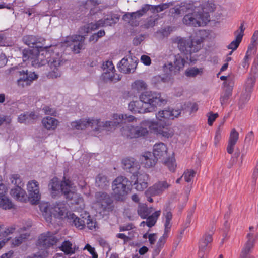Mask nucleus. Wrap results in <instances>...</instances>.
Wrapping results in <instances>:
<instances>
[{
    "label": "nucleus",
    "mask_w": 258,
    "mask_h": 258,
    "mask_svg": "<svg viewBox=\"0 0 258 258\" xmlns=\"http://www.w3.org/2000/svg\"><path fill=\"white\" fill-rule=\"evenodd\" d=\"M23 59L24 61H29L32 66L40 67L48 63L50 71L47 77L51 79L60 77L61 71L59 68L61 62V52L58 51V46L49 48L35 46L29 50H24Z\"/></svg>",
    "instance_id": "obj_1"
},
{
    "label": "nucleus",
    "mask_w": 258,
    "mask_h": 258,
    "mask_svg": "<svg viewBox=\"0 0 258 258\" xmlns=\"http://www.w3.org/2000/svg\"><path fill=\"white\" fill-rule=\"evenodd\" d=\"M135 116L127 114L114 113L111 116V120L101 121L97 117H85L71 122L70 128L73 130H84L87 127L91 128L90 135L99 136L104 131L112 132L122 121L124 123H133L137 121Z\"/></svg>",
    "instance_id": "obj_2"
},
{
    "label": "nucleus",
    "mask_w": 258,
    "mask_h": 258,
    "mask_svg": "<svg viewBox=\"0 0 258 258\" xmlns=\"http://www.w3.org/2000/svg\"><path fill=\"white\" fill-rule=\"evenodd\" d=\"M146 127L151 132L164 138H171L174 135L173 129L168 127L167 123L159 124L151 119L143 120L139 126L132 124L125 125L120 129V132L122 136L131 139L144 137L148 136L149 133Z\"/></svg>",
    "instance_id": "obj_3"
},
{
    "label": "nucleus",
    "mask_w": 258,
    "mask_h": 258,
    "mask_svg": "<svg viewBox=\"0 0 258 258\" xmlns=\"http://www.w3.org/2000/svg\"><path fill=\"white\" fill-rule=\"evenodd\" d=\"M119 18L112 15H107L103 19H101L95 23L87 24L80 28V35H74L67 37L62 43V46L70 47L75 53H79L84 45L85 36L88 33L95 30L100 27L110 26L116 23Z\"/></svg>",
    "instance_id": "obj_4"
},
{
    "label": "nucleus",
    "mask_w": 258,
    "mask_h": 258,
    "mask_svg": "<svg viewBox=\"0 0 258 258\" xmlns=\"http://www.w3.org/2000/svg\"><path fill=\"white\" fill-rule=\"evenodd\" d=\"M167 102L160 93L146 91L140 95L139 100H133L129 103L128 109L134 113L145 114L154 111L158 107L165 105Z\"/></svg>",
    "instance_id": "obj_5"
},
{
    "label": "nucleus",
    "mask_w": 258,
    "mask_h": 258,
    "mask_svg": "<svg viewBox=\"0 0 258 258\" xmlns=\"http://www.w3.org/2000/svg\"><path fill=\"white\" fill-rule=\"evenodd\" d=\"M48 186L53 197H56L62 193L66 199L71 201L76 210H82L85 208L83 198L76 193V186L69 179H64L61 182L57 178H53L50 180Z\"/></svg>",
    "instance_id": "obj_6"
},
{
    "label": "nucleus",
    "mask_w": 258,
    "mask_h": 258,
    "mask_svg": "<svg viewBox=\"0 0 258 258\" xmlns=\"http://www.w3.org/2000/svg\"><path fill=\"white\" fill-rule=\"evenodd\" d=\"M199 2L189 1L181 3L176 6L175 13L181 15L186 13L182 19L183 24L194 27H201L206 25L210 21V15H202L200 13Z\"/></svg>",
    "instance_id": "obj_7"
},
{
    "label": "nucleus",
    "mask_w": 258,
    "mask_h": 258,
    "mask_svg": "<svg viewBox=\"0 0 258 258\" xmlns=\"http://www.w3.org/2000/svg\"><path fill=\"white\" fill-rule=\"evenodd\" d=\"M204 31L197 33L195 37L190 36L189 39L176 37L173 39L177 44L180 51L185 55L186 59L191 63H195L198 60L197 53L202 48V43L204 40L202 37L205 34Z\"/></svg>",
    "instance_id": "obj_8"
},
{
    "label": "nucleus",
    "mask_w": 258,
    "mask_h": 258,
    "mask_svg": "<svg viewBox=\"0 0 258 258\" xmlns=\"http://www.w3.org/2000/svg\"><path fill=\"white\" fill-rule=\"evenodd\" d=\"M40 209L42 215L48 223H51L52 218L67 219L70 212L68 211L67 205L63 202L55 203L50 204L43 203L40 205Z\"/></svg>",
    "instance_id": "obj_9"
},
{
    "label": "nucleus",
    "mask_w": 258,
    "mask_h": 258,
    "mask_svg": "<svg viewBox=\"0 0 258 258\" xmlns=\"http://www.w3.org/2000/svg\"><path fill=\"white\" fill-rule=\"evenodd\" d=\"M57 242V239L54 235L50 232H48L42 234L39 237L37 244L39 248L41 247V250L38 252L27 256L26 258H46L48 255V252L47 249L49 246L54 245Z\"/></svg>",
    "instance_id": "obj_10"
},
{
    "label": "nucleus",
    "mask_w": 258,
    "mask_h": 258,
    "mask_svg": "<svg viewBox=\"0 0 258 258\" xmlns=\"http://www.w3.org/2000/svg\"><path fill=\"white\" fill-rule=\"evenodd\" d=\"M10 71L13 72L15 74L17 78V86L20 88H24L30 85L38 78V75L34 72H28L27 70L19 69L17 67L11 68Z\"/></svg>",
    "instance_id": "obj_11"
},
{
    "label": "nucleus",
    "mask_w": 258,
    "mask_h": 258,
    "mask_svg": "<svg viewBox=\"0 0 258 258\" xmlns=\"http://www.w3.org/2000/svg\"><path fill=\"white\" fill-rule=\"evenodd\" d=\"M112 189L116 200H124L131 190L128 180L123 176L117 177L113 182Z\"/></svg>",
    "instance_id": "obj_12"
},
{
    "label": "nucleus",
    "mask_w": 258,
    "mask_h": 258,
    "mask_svg": "<svg viewBox=\"0 0 258 258\" xmlns=\"http://www.w3.org/2000/svg\"><path fill=\"white\" fill-rule=\"evenodd\" d=\"M181 108L178 107L171 108L166 107L163 109H160L155 113V118L159 124L167 123L169 120H173L178 117L181 113Z\"/></svg>",
    "instance_id": "obj_13"
},
{
    "label": "nucleus",
    "mask_w": 258,
    "mask_h": 258,
    "mask_svg": "<svg viewBox=\"0 0 258 258\" xmlns=\"http://www.w3.org/2000/svg\"><path fill=\"white\" fill-rule=\"evenodd\" d=\"M111 200L107 194L98 192L95 194V200L93 203V207L99 213L109 211L110 209Z\"/></svg>",
    "instance_id": "obj_14"
},
{
    "label": "nucleus",
    "mask_w": 258,
    "mask_h": 258,
    "mask_svg": "<svg viewBox=\"0 0 258 258\" xmlns=\"http://www.w3.org/2000/svg\"><path fill=\"white\" fill-rule=\"evenodd\" d=\"M29 201L33 205L38 203L41 198L39 182L36 180H29L26 184Z\"/></svg>",
    "instance_id": "obj_15"
},
{
    "label": "nucleus",
    "mask_w": 258,
    "mask_h": 258,
    "mask_svg": "<svg viewBox=\"0 0 258 258\" xmlns=\"http://www.w3.org/2000/svg\"><path fill=\"white\" fill-rule=\"evenodd\" d=\"M102 68V77L105 81L116 82L120 80V75L114 73L115 68L112 61L108 60L105 62L103 64Z\"/></svg>",
    "instance_id": "obj_16"
},
{
    "label": "nucleus",
    "mask_w": 258,
    "mask_h": 258,
    "mask_svg": "<svg viewBox=\"0 0 258 258\" xmlns=\"http://www.w3.org/2000/svg\"><path fill=\"white\" fill-rule=\"evenodd\" d=\"M185 62V58L182 56V54H177L174 56V64L171 62L165 64L163 67V71L164 72L167 73L169 71L175 74L183 68Z\"/></svg>",
    "instance_id": "obj_17"
},
{
    "label": "nucleus",
    "mask_w": 258,
    "mask_h": 258,
    "mask_svg": "<svg viewBox=\"0 0 258 258\" xmlns=\"http://www.w3.org/2000/svg\"><path fill=\"white\" fill-rule=\"evenodd\" d=\"M7 192L8 186L2 182L0 175V207L4 209H10L14 206L11 200L6 196Z\"/></svg>",
    "instance_id": "obj_18"
},
{
    "label": "nucleus",
    "mask_w": 258,
    "mask_h": 258,
    "mask_svg": "<svg viewBox=\"0 0 258 258\" xmlns=\"http://www.w3.org/2000/svg\"><path fill=\"white\" fill-rule=\"evenodd\" d=\"M153 154L157 160L163 161L168 157V151L167 145L163 143L155 144L153 148Z\"/></svg>",
    "instance_id": "obj_19"
},
{
    "label": "nucleus",
    "mask_w": 258,
    "mask_h": 258,
    "mask_svg": "<svg viewBox=\"0 0 258 258\" xmlns=\"http://www.w3.org/2000/svg\"><path fill=\"white\" fill-rule=\"evenodd\" d=\"M170 186V184L166 181H160L150 187L146 191L145 194L147 196L151 195L153 196L158 195L163 192Z\"/></svg>",
    "instance_id": "obj_20"
},
{
    "label": "nucleus",
    "mask_w": 258,
    "mask_h": 258,
    "mask_svg": "<svg viewBox=\"0 0 258 258\" xmlns=\"http://www.w3.org/2000/svg\"><path fill=\"white\" fill-rule=\"evenodd\" d=\"M258 235H254L253 233H249L247 234V240L243 248L240 258H248V253L253 248Z\"/></svg>",
    "instance_id": "obj_21"
},
{
    "label": "nucleus",
    "mask_w": 258,
    "mask_h": 258,
    "mask_svg": "<svg viewBox=\"0 0 258 258\" xmlns=\"http://www.w3.org/2000/svg\"><path fill=\"white\" fill-rule=\"evenodd\" d=\"M150 5H144L141 10L131 13H127L123 15V19L124 21L128 22L131 25H136L135 20L144 14L149 9Z\"/></svg>",
    "instance_id": "obj_22"
},
{
    "label": "nucleus",
    "mask_w": 258,
    "mask_h": 258,
    "mask_svg": "<svg viewBox=\"0 0 258 258\" xmlns=\"http://www.w3.org/2000/svg\"><path fill=\"white\" fill-rule=\"evenodd\" d=\"M11 196L16 200L23 203L29 201V199L26 191L21 185L15 186L10 190Z\"/></svg>",
    "instance_id": "obj_23"
},
{
    "label": "nucleus",
    "mask_w": 258,
    "mask_h": 258,
    "mask_svg": "<svg viewBox=\"0 0 258 258\" xmlns=\"http://www.w3.org/2000/svg\"><path fill=\"white\" fill-rule=\"evenodd\" d=\"M117 68L119 71L127 74L134 70L135 64L132 59L124 57L118 63Z\"/></svg>",
    "instance_id": "obj_24"
},
{
    "label": "nucleus",
    "mask_w": 258,
    "mask_h": 258,
    "mask_svg": "<svg viewBox=\"0 0 258 258\" xmlns=\"http://www.w3.org/2000/svg\"><path fill=\"white\" fill-rule=\"evenodd\" d=\"M199 8H200V13L202 15H209V13L220 8V6H217L212 1H208L203 2L201 4L199 3Z\"/></svg>",
    "instance_id": "obj_25"
},
{
    "label": "nucleus",
    "mask_w": 258,
    "mask_h": 258,
    "mask_svg": "<svg viewBox=\"0 0 258 258\" xmlns=\"http://www.w3.org/2000/svg\"><path fill=\"white\" fill-rule=\"evenodd\" d=\"M224 84L225 88V90L220 98V102L222 105L227 103L229 97L232 95L234 83L233 80H228L227 82H225Z\"/></svg>",
    "instance_id": "obj_26"
},
{
    "label": "nucleus",
    "mask_w": 258,
    "mask_h": 258,
    "mask_svg": "<svg viewBox=\"0 0 258 258\" xmlns=\"http://www.w3.org/2000/svg\"><path fill=\"white\" fill-rule=\"evenodd\" d=\"M137 180L134 183L135 188L138 191H143L148 185L149 176L146 174H137Z\"/></svg>",
    "instance_id": "obj_27"
},
{
    "label": "nucleus",
    "mask_w": 258,
    "mask_h": 258,
    "mask_svg": "<svg viewBox=\"0 0 258 258\" xmlns=\"http://www.w3.org/2000/svg\"><path fill=\"white\" fill-rule=\"evenodd\" d=\"M140 160L146 168H151L155 165L157 160L154 157L153 153L146 152L141 156Z\"/></svg>",
    "instance_id": "obj_28"
},
{
    "label": "nucleus",
    "mask_w": 258,
    "mask_h": 258,
    "mask_svg": "<svg viewBox=\"0 0 258 258\" xmlns=\"http://www.w3.org/2000/svg\"><path fill=\"white\" fill-rule=\"evenodd\" d=\"M66 220L68 222L74 225V226L79 229H83L86 226L85 218H83V219H80L71 212L69 213Z\"/></svg>",
    "instance_id": "obj_29"
},
{
    "label": "nucleus",
    "mask_w": 258,
    "mask_h": 258,
    "mask_svg": "<svg viewBox=\"0 0 258 258\" xmlns=\"http://www.w3.org/2000/svg\"><path fill=\"white\" fill-rule=\"evenodd\" d=\"M244 29L243 24H241L239 30L236 32L235 39L228 46L229 49H231L232 51H234L237 48L243 36Z\"/></svg>",
    "instance_id": "obj_30"
},
{
    "label": "nucleus",
    "mask_w": 258,
    "mask_h": 258,
    "mask_svg": "<svg viewBox=\"0 0 258 258\" xmlns=\"http://www.w3.org/2000/svg\"><path fill=\"white\" fill-rule=\"evenodd\" d=\"M43 126L47 130H55L59 125L58 119L49 116L44 117L41 121Z\"/></svg>",
    "instance_id": "obj_31"
},
{
    "label": "nucleus",
    "mask_w": 258,
    "mask_h": 258,
    "mask_svg": "<svg viewBox=\"0 0 258 258\" xmlns=\"http://www.w3.org/2000/svg\"><path fill=\"white\" fill-rule=\"evenodd\" d=\"M122 164L123 169L130 173H133L138 169V165L133 158L127 157L123 159Z\"/></svg>",
    "instance_id": "obj_32"
},
{
    "label": "nucleus",
    "mask_w": 258,
    "mask_h": 258,
    "mask_svg": "<svg viewBox=\"0 0 258 258\" xmlns=\"http://www.w3.org/2000/svg\"><path fill=\"white\" fill-rule=\"evenodd\" d=\"M239 138V133L235 129H232L230 132L228 144L227 147V152L232 154L234 150V147Z\"/></svg>",
    "instance_id": "obj_33"
},
{
    "label": "nucleus",
    "mask_w": 258,
    "mask_h": 258,
    "mask_svg": "<svg viewBox=\"0 0 258 258\" xmlns=\"http://www.w3.org/2000/svg\"><path fill=\"white\" fill-rule=\"evenodd\" d=\"M256 77L255 75L250 74L245 81L244 88L245 92L247 93V94L245 97V101H247L249 99V93H251L253 91V87L256 81Z\"/></svg>",
    "instance_id": "obj_34"
},
{
    "label": "nucleus",
    "mask_w": 258,
    "mask_h": 258,
    "mask_svg": "<svg viewBox=\"0 0 258 258\" xmlns=\"http://www.w3.org/2000/svg\"><path fill=\"white\" fill-rule=\"evenodd\" d=\"M172 215L170 211L167 210L163 212V219L164 232L165 233L170 234V229L172 227Z\"/></svg>",
    "instance_id": "obj_35"
},
{
    "label": "nucleus",
    "mask_w": 258,
    "mask_h": 258,
    "mask_svg": "<svg viewBox=\"0 0 258 258\" xmlns=\"http://www.w3.org/2000/svg\"><path fill=\"white\" fill-rule=\"evenodd\" d=\"M203 68H197L196 67H191L187 68L185 72V75L188 78H196L198 76H201L203 75Z\"/></svg>",
    "instance_id": "obj_36"
},
{
    "label": "nucleus",
    "mask_w": 258,
    "mask_h": 258,
    "mask_svg": "<svg viewBox=\"0 0 258 258\" xmlns=\"http://www.w3.org/2000/svg\"><path fill=\"white\" fill-rule=\"evenodd\" d=\"M37 118L34 112H26L21 114L18 118V122L21 123H29Z\"/></svg>",
    "instance_id": "obj_37"
},
{
    "label": "nucleus",
    "mask_w": 258,
    "mask_h": 258,
    "mask_svg": "<svg viewBox=\"0 0 258 258\" xmlns=\"http://www.w3.org/2000/svg\"><path fill=\"white\" fill-rule=\"evenodd\" d=\"M131 90L134 92L139 93L145 90L147 88L146 83L143 80H137L132 83L131 85Z\"/></svg>",
    "instance_id": "obj_38"
},
{
    "label": "nucleus",
    "mask_w": 258,
    "mask_h": 258,
    "mask_svg": "<svg viewBox=\"0 0 258 258\" xmlns=\"http://www.w3.org/2000/svg\"><path fill=\"white\" fill-rule=\"evenodd\" d=\"M4 226L3 225L0 224V250L5 245L6 243L8 241L9 238H5L3 239H1L2 238V235L1 233L4 232L6 235H9L10 234L13 233L15 230V227H10L7 228L6 230H3Z\"/></svg>",
    "instance_id": "obj_39"
},
{
    "label": "nucleus",
    "mask_w": 258,
    "mask_h": 258,
    "mask_svg": "<svg viewBox=\"0 0 258 258\" xmlns=\"http://www.w3.org/2000/svg\"><path fill=\"white\" fill-rule=\"evenodd\" d=\"M212 238L210 234H205L199 242V248L201 251H205L208 247V245L212 242Z\"/></svg>",
    "instance_id": "obj_40"
},
{
    "label": "nucleus",
    "mask_w": 258,
    "mask_h": 258,
    "mask_svg": "<svg viewBox=\"0 0 258 258\" xmlns=\"http://www.w3.org/2000/svg\"><path fill=\"white\" fill-rule=\"evenodd\" d=\"M161 214L160 210L156 211L153 213L151 215L149 216L146 218V224L149 227H151L154 226L159 216Z\"/></svg>",
    "instance_id": "obj_41"
},
{
    "label": "nucleus",
    "mask_w": 258,
    "mask_h": 258,
    "mask_svg": "<svg viewBox=\"0 0 258 258\" xmlns=\"http://www.w3.org/2000/svg\"><path fill=\"white\" fill-rule=\"evenodd\" d=\"M162 161L170 171L174 172L175 170L177 164L174 157H167Z\"/></svg>",
    "instance_id": "obj_42"
},
{
    "label": "nucleus",
    "mask_w": 258,
    "mask_h": 258,
    "mask_svg": "<svg viewBox=\"0 0 258 258\" xmlns=\"http://www.w3.org/2000/svg\"><path fill=\"white\" fill-rule=\"evenodd\" d=\"M152 208L149 209L146 205H140L138 209L139 215L143 218H146L151 212Z\"/></svg>",
    "instance_id": "obj_43"
},
{
    "label": "nucleus",
    "mask_w": 258,
    "mask_h": 258,
    "mask_svg": "<svg viewBox=\"0 0 258 258\" xmlns=\"http://www.w3.org/2000/svg\"><path fill=\"white\" fill-rule=\"evenodd\" d=\"M61 250L67 254H72L75 252V247L69 241L63 242L61 246Z\"/></svg>",
    "instance_id": "obj_44"
},
{
    "label": "nucleus",
    "mask_w": 258,
    "mask_h": 258,
    "mask_svg": "<svg viewBox=\"0 0 258 258\" xmlns=\"http://www.w3.org/2000/svg\"><path fill=\"white\" fill-rule=\"evenodd\" d=\"M169 235V234L164 232L163 235L159 239L156 245L157 248L155 249V251L157 253H159L161 249L163 247Z\"/></svg>",
    "instance_id": "obj_45"
},
{
    "label": "nucleus",
    "mask_w": 258,
    "mask_h": 258,
    "mask_svg": "<svg viewBox=\"0 0 258 258\" xmlns=\"http://www.w3.org/2000/svg\"><path fill=\"white\" fill-rule=\"evenodd\" d=\"M165 73L166 74H165L164 76L161 78L162 81L168 85L170 86L172 85L174 83V78L172 75V73L169 71L167 73Z\"/></svg>",
    "instance_id": "obj_46"
},
{
    "label": "nucleus",
    "mask_w": 258,
    "mask_h": 258,
    "mask_svg": "<svg viewBox=\"0 0 258 258\" xmlns=\"http://www.w3.org/2000/svg\"><path fill=\"white\" fill-rule=\"evenodd\" d=\"M24 42L27 45L31 46L32 45V48L34 47L33 45H36V46H38L37 45V40L35 36H26L24 37L23 39Z\"/></svg>",
    "instance_id": "obj_47"
},
{
    "label": "nucleus",
    "mask_w": 258,
    "mask_h": 258,
    "mask_svg": "<svg viewBox=\"0 0 258 258\" xmlns=\"http://www.w3.org/2000/svg\"><path fill=\"white\" fill-rule=\"evenodd\" d=\"M78 186L81 189L82 192L86 196H89L90 194V188L86 184V183L83 179H81L78 183Z\"/></svg>",
    "instance_id": "obj_48"
},
{
    "label": "nucleus",
    "mask_w": 258,
    "mask_h": 258,
    "mask_svg": "<svg viewBox=\"0 0 258 258\" xmlns=\"http://www.w3.org/2000/svg\"><path fill=\"white\" fill-rule=\"evenodd\" d=\"M96 182L100 187L106 186L108 183L106 177L102 175H99L97 177Z\"/></svg>",
    "instance_id": "obj_49"
},
{
    "label": "nucleus",
    "mask_w": 258,
    "mask_h": 258,
    "mask_svg": "<svg viewBox=\"0 0 258 258\" xmlns=\"http://www.w3.org/2000/svg\"><path fill=\"white\" fill-rule=\"evenodd\" d=\"M258 44V30L255 31L251 38V43L248 46L249 50H252Z\"/></svg>",
    "instance_id": "obj_50"
},
{
    "label": "nucleus",
    "mask_w": 258,
    "mask_h": 258,
    "mask_svg": "<svg viewBox=\"0 0 258 258\" xmlns=\"http://www.w3.org/2000/svg\"><path fill=\"white\" fill-rule=\"evenodd\" d=\"M86 225L87 227L91 230L95 229L96 227V223L95 220L92 219L90 216H88L87 218H85Z\"/></svg>",
    "instance_id": "obj_51"
},
{
    "label": "nucleus",
    "mask_w": 258,
    "mask_h": 258,
    "mask_svg": "<svg viewBox=\"0 0 258 258\" xmlns=\"http://www.w3.org/2000/svg\"><path fill=\"white\" fill-rule=\"evenodd\" d=\"M195 175V172L192 170H187L184 172L183 177L185 180L187 182H190Z\"/></svg>",
    "instance_id": "obj_52"
},
{
    "label": "nucleus",
    "mask_w": 258,
    "mask_h": 258,
    "mask_svg": "<svg viewBox=\"0 0 258 258\" xmlns=\"http://www.w3.org/2000/svg\"><path fill=\"white\" fill-rule=\"evenodd\" d=\"M10 180L12 183L16 185V186L20 185L21 183V179L20 178V176L18 174L12 175L10 177Z\"/></svg>",
    "instance_id": "obj_53"
},
{
    "label": "nucleus",
    "mask_w": 258,
    "mask_h": 258,
    "mask_svg": "<svg viewBox=\"0 0 258 258\" xmlns=\"http://www.w3.org/2000/svg\"><path fill=\"white\" fill-rule=\"evenodd\" d=\"M29 235L27 233L22 234L20 237L16 238L14 240H13L12 243L15 246L19 245L22 243L23 239L26 238Z\"/></svg>",
    "instance_id": "obj_54"
},
{
    "label": "nucleus",
    "mask_w": 258,
    "mask_h": 258,
    "mask_svg": "<svg viewBox=\"0 0 258 258\" xmlns=\"http://www.w3.org/2000/svg\"><path fill=\"white\" fill-rule=\"evenodd\" d=\"M84 250H87L92 255V258H98V254L95 252V248L89 244H87L84 248Z\"/></svg>",
    "instance_id": "obj_55"
},
{
    "label": "nucleus",
    "mask_w": 258,
    "mask_h": 258,
    "mask_svg": "<svg viewBox=\"0 0 258 258\" xmlns=\"http://www.w3.org/2000/svg\"><path fill=\"white\" fill-rule=\"evenodd\" d=\"M43 110L44 111L45 114L50 115H56V112L55 110L53 108H50L49 106H45L43 108Z\"/></svg>",
    "instance_id": "obj_56"
},
{
    "label": "nucleus",
    "mask_w": 258,
    "mask_h": 258,
    "mask_svg": "<svg viewBox=\"0 0 258 258\" xmlns=\"http://www.w3.org/2000/svg\"><path fill=\"white\" fill-rule=\"evenodd\" d=\"M250 50H249L248 49V50L242 62V65L244 68H247L249 66V60L250 57V54H249V53Z\"/></svg>",
    "instance_id": "obj_57"
},
{
    "label": "nucleus",
    "mask_w": 258,
    "mask_h": 258,
    "mask_svg": "<svg viewBox=\"0 0 258 258\" xmlns=\"http://www.w3.org/2000/svg\"><path fill=\"white\" fill-rule=\"evenodd\" d=\"M141 61L146 66H149L151 63L150 57L146 55H143L141 56Z\"/></svg>",
    "instance_id": "obj_58"
},
{
    "label": "nucleus",
    "mask_w": 258,
    "mask_h": 258,
    "mask_svg": "<svg viewBox=\"0 0 258 258\" xmlns=\"http://www.w3.org/2000/svg\"><path fill=\"white\" fill-rule=\"evenodd\" d=\"M218 117L217 113H209L208 115V123L209 125H211L216 118Z\"/></svg>",
    "instance_id": "obj_59"
},
{
    "label": "nucleus",
    "mask_w": 258,
    "mask_h": 258,
    "mask_svg": "<svg viewBox=\"0 0 258 258\" xmlns=\"http://www.w3.org/2000/svg\"><path fill=\"white\" fill-rule=\"evenodd\" d=\"M157 238V236L155 234H149L148 235L149 241L151 245L155 243Z\"/></svg>",
    "instance_id": "obj_60"
},
{
    "label": "nucleus",
    "mask_w": 258,
    "mask_h": 258,
    "mask_svg": "<svg viewBox=\"0 0 258 258\" xmlns=\"http://www.w3.org/2000/svg\"><path fill=\"white\" fill-rule=\"evenodd\" d=\"M221 131L220 130V128H219L216 131V134H215V136L214 137L215 144H217L219 142V141L221 139Z\"/></svg>",
    "instance_id": "obj_61"
},
{
    "label": "nucleus",
    "mask_w": 258,
    "mask_h": 258,
    "mask_svg": "<svg viewBox=\"0 0 258 258\" xmlns=\"http://www.w3.org/2000/svg\"><path fill=\"white\" fill-rule=\"evenodd\" d=\"M7 63V59L4 54L0 55V68L4 66Z\"/></svg>",
    "instance_id": "obj_62"
},
{
    "label": "nucleus",
    "mask_w": 258,
    "mask_h": 258,
    "mask_svg": "<svg viewBox=\"0 0 258 258\" xmlns=\"http://www.w3.org/2000/svg\"><path fill=\"white\" fill-rule=\"evenodd\" d=\"M13 254L12 251H9V252L3 254L0 256V258H12Z\"/></svg>",
    "instance_id": "obj_63"
},
{
    "label": "nucleus",
    "mask_w": 258,
    "mask_h": 258,
    "mask_svg": "<svg viewBox=\"0 0 258 258\" xmlns=\"http://www.w3.org/2000/svg\"><path fill=\"white\" fill-rule=\"evenodd\" d=\"M116 237L118 238L123 239L125 242L127 241L128 240V236H126L123 233H118L116 234Z\"/></svg>",
    "instance_id": "obj_64"
}]
</instances>
